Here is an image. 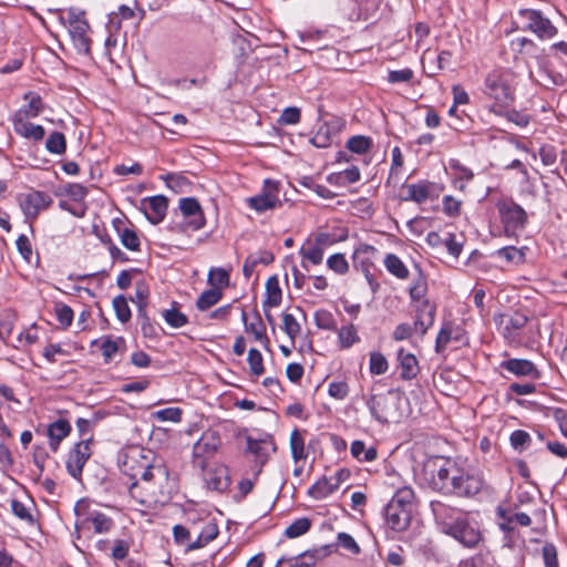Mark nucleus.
Masks as SVG:
<instances>
[{
  "label": "nucleus",
  "instance_id": "4d7b16f0",
  "mask_svg": "<svg viewBox=\"0 0 567 567\" xmlns=\"http://www.w3.org/2000/svg\"><path fill=\"white\" fill-rule=\"evenodd\" d=\"M300 110L296 106H289L282 111L280 117L278 118V123L280 125H295L300 122Z\"/></svg>",
  "mask_w": 567,
  "mask_h": 567
},
{
  "label": "nucleus",
  "instance_id": "c9c22d12",
  "mask_svg": "<svg viewBox=\"0 0 567 567\" xmlns=\"http://www.w3.org/2000/svg\"><path fill=\"white\" fill-rule=\"evenodd\" d=\"M336 331H338V339L341 349H349L354 343L360 341L357 328L352 323L343 326L339 330L337 329Z\"/></svg>",
  "mask_w": 567,
  "mask_h": 567
},
{
  "label": "nucleus",
  "instance_id": "b1692460",
  "mask_svg": "<svg viewBox=\"0 0 567 567\" xmlns=\"http://www.w3.org/2000/svg\"><path fill=\"white\" fill-rule=\"evenodd\" d=\"M147 202H148V206H150V212L145 213L146 218L153 225H157L161 221H163V219L166 216V212L168 208V199L163 195H156V196L150 197L147 199Z\"/></svg>",
  "mask_w": 567,
  "mask_h": 567
},
{
  "label": "nucleus",
  "instance_id": "5701e85b",
  "mask_svg": "<svg viewBox=\"0 0 567 567\" xmlns=\"http://www.w3.org/2000/svg\"><path fill=\"white\" fill-rule=\"evenodd\" d=\"M28 101L23 107L19 109L12 118H24L30 120L40 115L43 110L42 99L39 94L33 92H28L23 97Z\"/></svg>",
  "mask_w": 567,
  "mask_h": 567
},
{
  "label": "nucleus",
  "instance_id": "7ed1b4c3",
  "mask_svg": "<svg viewBox=\"0 0 567 567\" xmlns=\"http://www.w3.org/2000/svg\"><path fill=\"white\" fill-rule=\"evenodd\" d=\"M516 75L508 69L492 70L484 80V93L492 100V111L503 114V109L515 100Z\"/></svg>",
  "mask_w": 567,
  "mask_h": 567
},
{
  "label": "nucleus",
  "instance_id": "7c9ffc66",
  "mask_svg": "<svg viewBox=\"0 0 567 567\" xmlns=\"http://www.w3.org/2000/svg\"><path fill=\"white\" fill-rule=\"evenodd\" d=\"M117 224H122V220H114V226L118 233L122 245L132 251H138L141 249V240L134 229L123 228L121 229Z\"/></svg>",
  "mask_w": 567,
  "mask_h": 567
},
{
  "label": "nucleus",
  "instance_id": "bf43d9fd",
  "mask_svg": "<svg viewBox=\"0 0 567 567\" xmlns=\"http://www.w3.org/2000/svg\"><path fill=\"white\" fill-rule=\"evenodd\" d=\"M443 245L446 247V249L451 256H453L454 258H458V256L461 255V252L463 250L464 241L458 240L457 236L455 234L449 233L446 235V237L444 238Z\"/></svg>",
  "mask_w": 567,
  "mask_h": 567
},
{
  "label": "nucleus",
  "instance_id": "0eeeda50",
  "mask_svg": "<svg viewBox=\"0 0 567 567\" xmlns=\"http://www.w3.org/2000/svg\"><path fill=\"white\" fill-rule=\"evenodd\" d=\"M518 19L523 30L533 32L540 40H549L557 34V28L538 10L522 9Z\"/></svg>",
  "mask_w": 567,
  "mask_h": 567
},
{
  "label": "nucleus",
  "instance_id": "9d476101",
  "mask_svg": "<svg viewBox=\"0 0 567 567\" xmlns=\"http://www.w3.org/2000/svg\"><path fill=\"white\" fill-rule=\"evenodd\" d=\"M497 209L507 235H513L525 227L527 223V214L517 203L513 200L499 202L497 204Z\"/></svg>",
  "mask_w": 567,
  "mask_h": 567
},
{
  "label": "nucleus",
  "instance_id": "aec40b11",
  "mask_svg": "<svg viewBox=\"0 0 567 567\" xmlns=\"http://www.w3.org/2000/svg\"><path fill=\"white\" fill-rule=\"evenodd\" d=\"M71 430V424L65 419H58L49 424L47 434L50 439V449L53 452L59 450L60 443L70 434Z\"/></svg>",
  "mask_w": 567,
  "mask_h": 567
},
{
  "label": "nucleus",
  "instance_id": "72a5a7b5",
  "mask_svg": "<svg viewBox=\"0 0 567 567\" xmlns=\"http://www.w3.org/2000/svg\"><path fill=\"white\" fill-rule=\"evenodd\" d=\"M391 156H392V161H391V167H390L389 176L386 179V184L388 185H390V184L396 185L399 182L401 169L404 164V157H403V154L399 146H395L392 148Z\"/></svg>",
  "mask_w": 567,
  "mask_h": 567
},
{
  "label": "nucleus",
  "instance_id": "603ef678",
  "mask_svg": "<svg viewBox=\"0 0 567 567\" xmlns=\"http://www.w3.org/2000/svg\"><path fill=\"white\" fill-rule=\"evenodd\" d=\"M509 442L515 451L522 452L529 446L530 435L526 431L516 430L511 434Z\"/></svg>",
  "mask_w": 567,
  "mask_h": 567
},
{
  "label": "nucleus",
  "instance_id": "864d4df0",
  "mask_svg": "<svg viewBox=\"0 0 567 567\" xmlns=\"http://www.w3.org/2000/svg\"><path fill=\"white\" fill-rule=\"evenodd\" d=\"M183 411L179 408H166L153 413V416L162 422H181Z\"/></svg>",
  "mask_w": 567,
  "mask_h": 567
},
{
  "label": "nucleus",
  "instance_id": "20e7f679",
  "mask_svg": "<svg viewBox=\"0 0 567 567\" xmlns=\"http://www.w3.org/2000/svg\"><path fill=\"white\" fill-rule=\"evenodd\" d=\"M414 492L411 487L396 491L385 507V520L395 532L405 530L411 523Z\"/></svg>",
  "mask_w": 567,
  "mask_h": 567
},
{
  "label": "nucleus",
  "instance_id": "e2e57ef3",
  "mask_svg": "<svg viewBox=\"0 0 567 567\" xmlns=\"http://www.w3.org/2000/svg\"><path fill=\"white\" fill-rule=\"evenodd\" d=\"M300 254L305 260H308L313 265H319L323 260V249L319 246L301 248Z\"/></svg>",
  "mask_w": 567,
  "mask_h": 567
},
{
  "label": "nucleus",
  "instance_id": "37998d69",
  "mask_svg": "<svg viewBox=\"0 0 567 567\" xmlns=\"http://www.w3.org/2000/svg\"><path fill=\"white\" fill-rule=\"evenodd\" d=\"M311 527V520L307 517H301L291 523L285 530L287 538H296L306 534Z\"/></svg>",
  "mask_w": 567,
  "mask_h": 567
},
{
  "label": "nucleus",
  "instance_id": "6e6d98bb",
  "mask_svg": "<svg viewBox=\"0 0 567 567\" xmlns=\"http://www.w3.org/2000/svg\"><path fill=\"white\" fill-rule=\"evenodd\" d=\"M328 267L338 275H344L349 270V264L343 254H333L327 260Z\"/></svg>",
  "mask_w": 567,
  "mask_h": 567
},
{
  "label": "nucleus",
  "instance_id": "ea45409f",
  "mask_svg": "<svg viewBox=\"0 0 567 567\" xmlns=\"http://www.w3.org/2000/svg\"><path fill=\"white\" fill-rule=\"evenodd\" d=\"M315 323L319 329L322 330H337V323L333 315L326 309H319L315 312Z\"/></svg>",
  "mask_w": 567,
  "mask_h": 567
},
{
  "label": "nucleus",
  "instance_id": "09e8293b",
  "mask_svg": "<svg viewBox=\"0 0 567 567\" xmlns=\"http://www.w3.org/2000/svg\"><path fill=\"white\" fill-rule=\"evenodd\" d=\"M282 330L293 342L301 332V326L291 313H282Z\"/></svg>",
  "mask_w": 567,
  "mask_h": 567
},
{
  "label": "nucleus",
  "instance_id": "ddd939ff",
  "mask_svg": "<svg viewBox=\"0 0 567 567\" xmlns=\"http://www.w3.org/2000/svg\"><path fill=\"white\" fill-rule=\"evenodd\" d=\"M278 194V183L271 179H266L261 193L247 198V204L251 209H255L258 213H264L281 205Z\"/></svg>",
  "mask_w": 567,
  "mask_h": 567
},
{
  "label": "nucleus",
  "instance_id": "c756f323",
  "mask_svg": "<svg viewBox=\"0 0 567 567\" xmlns=\"http://www.w3.org/2000/svg\"><path fill=\"white\" fill-rule=\"evenodd\" d=\"M497 514L504 520L503 528L513 529V525L529 526L532 524V519L526 513H511L498 508Z\"/></svg>",
  "mask_w": 567,
  "mask_h": 567
},
{
  "label": "nucleus",
  "instance_id": "c03bdc74",
  "mask_svg": "<svg viewBox=\"0 0 567 567\" xmlns=\"http://www.w3.org/2000/svg\"><path fill=\"white\" fill-rule=\"evenodd\" d=\"M247 362L249 365L250 374L254 377H260L265 372L264 359L260 351L256 348H251L248 351Z\"/></svg>",
  "mask_w": 567,
  "mask_h": 567
},
{
  "label": "nucleus",
  "instance_id": "de8ad7c7",
  "mask_svg": "<svg viewBox=\"0 0 567 567\" xmlns=\"http://www.w3.org/2000/svg\"><path fill=\"white\" fill-rule=\"evenodd\" d=\"M208 284L212 288H218L223 291V288L229 285V274L223 268H213L208 274Z\"/></svg>",
  "mask_w": 567,
  "mask_h": 567
},
{
  "label": "nucleus",
  "instance_id": "2f4dec72",
  "mask_svg": "<svg viewBox=\"0 0 567 567\" xmlns=\"http://www.w3.org/2000/svg\"><path fill=\"white\" fill-rule=\"evenodd\" d=\"M384 267L399 279H406L410 275L408 267L395 254H388L385 256Z\"/></svg>",
  "mask_w": 567,
  "mask_h": 567
},
{
  "label": "nucleus",
  "instance_id": "79ce46f5",
  "mask_svg": "<svg viewBox=\"0 0 567 567\" xmlns=\"http://www.w3.org/2000/svg\"><path fill=\"white\" fill-rule=\"evenodd\" d=\"M427 291V282L426 278L422 271L419 272V276L413 280L412 286L410 287V297L414 301L423 302L425 293Z\"/></svg>",
  "mask_w": 567,
  "mask_h": 567
},
{
  "label": "nucleus",
  "instance_id": "393cba45",
  "mask_svg": "<svg viewBox=\"0 0 567 567\" xmlns=\"http://www.w3.org/2000/svg\"><path fill=\"white\" fill-rule=\"evenodd\" d=\"M340 485V478L322 477L308 489V495L315 499H323L334 493Z\"/></svg>",
  "mask_w": 567,
  "mask_h": 567
},
{
  "label": "nucleus",
  "instance_id": "052dcab7",
  "mask_svg": "<svg viewBox=\"0 0 567 567\" xmlns=\"http://www.w3.org/2000/svg\"><path fill=\"white\" fill-rule=\"evenodd\" d=\"M542 556L545 567H559L557 549L553 544H545L542 548Z\"/></svg>",
  "mask_w": 567,
  "mask_h": 567
},
{
  "label": "nucleus",
  "instance_id": "4468645a",
  "mask_svg": "<svg viewBox=\"0 0 567 567\" xmlns=\"http://www.w3.org/2000/svg\"><path fill=\"white\" fill-rule=\"evenodd\" d=\"M431 509L434 515L435 522L441 526V529L446 535L466 517L461 509L452 507L440 501L431 502Z\"/></svg>",
  "mask_w": 567,
  "mask_h": 567
},
{
  "label": "nucleus",
  "instance_id": "cd10ccee",
  "mask_svg": "<svg viewBox=\"0 0 567 567\" xmlns=\"http://www.w3.org/2000/svg\"><path fill=\"white\" fill-rule=\"evenodd\" d=\"M241 319L245 323L246 331L252 333L255 340L260 341L261 343H264L265 348H268L270 341L269 338L266 336V327L260 316L257 313L256 320L254 322L247 323V313L243 311Z\"/></svg>",
  "mask_w": 567,
  "mask_h": 567
},
{
  "label": "nucleus",
  "instance_id": "412c9836",
  "mask_svg": "<svg viewBox=\"0 0 567 567\" xmlns=\"http://www.w3.org/2000/svg\"><path fill=\"white\" fill-rule=\"evenodd\" d=\"M389 402L390 398L384 394L371 395L367 401V405L370 410V413L380 423L389 422V419L391 416L389 412Z\"/></svg>",
  "mask_w": 567,
  "mask_h": 567
},
{
  "label": "nucleus",
  "instance_id": "5fc2aeb1",
  "mask_svg": "<svg viewBox=\"0 0 567 567\" xmlns=\"http://www.w3.org/2000/svg\"><path fill=\"white\" fill-rule=\"evenodd\" d=\"M416 312L417 315L414 321L413 331L415 330L421 336H424L427 329L434 323L435 309L430 308L427 310V321H423V315L420 313V309H416Z\"/></svg>",
  "mask_w": 567,
  "mask_h": 567
},
{
  "label": "nucleus",
  "instance_id": "a878e982",
  "mask_svg": "<svg viewBox=\"0 0 567 567\" xmlns=\"http://www.w3.org/2000/svg\"><path fill=\"white\" fill-rule=\"evenodd\" d=\"M248 451L255 455L257 470L255 472V480L260 474L262 466L269 458V445L265 441H257L250 437L247 439Z\"/></svg>",
  "mask_w": 567,
  "mask_h": 567
},
{
  "label": "nucleus",
  "instance_id": "4be33fe9",
  "mask_svg": "<svg viewBox=\"0 0 567 567\" xmlns=\"http://www.w3.org/2000/svg\"><path fill=\"white\" fill-rule=\"evenodd\" d=\"M398 361L400 368V378L402 380H412L417 375L420 369L417 360L413 353L408 352L401 348L398 351Z\"/></svg>",
  "mask_w": 567,
  "mask_h": 567
},
{
  "label": "nucleus",
  "instance_id": "423d86ee",
  "mask_svg": "<svg viewBox=\"0 0 567 567\" xmlns=\"http://www.w3.org/2000/svg\"><path fill=\"white\" fill-rule=\"evenodd\" d=\"M74 513L76 516L75 527L78 529L93 526L95 533L103 534L107 533L113 526V520L107 515L92 508L91 504L85 499L76 502Z\"/></svg>",
  "mask_w": 567,
  "mask_h": 567
},
{
  "label": "nucleus",
  "instance_id": "6ab92c4d",
  "mask_svg": "<svg viewBox=\"0 0 567 567\" xmlns=\"http://www.w3.org/2000/svg\"><path fill=\"white\" fill-rule=\"evenodd\" d=\"M14 132L27 140L40 142L45 136V130L42 125L33 124L29 120L12 118Z\"/></svg>",
  "mask_w": 567,
  "mask_h": 567
},
{
  "label": "nucleus",
  "instance_id": "a211bd4d",
  "mask_svg": "<svg viewBox=\"0 0 567 567\" xmlns=\"http://www.w3.org/2000/svg\"><path fill=\"white\" fill-rule=\"evenodd\" d=\"M501 367L517 377H529L535 380L540 378L536 365L527 359H508L503 361Z\"/></svg>",
  "mask_w": 567,
  "mask_h": 567
},
{
  "label": "nucleus",
  "instance_id": "8fccbe9b",
  "mask_svg": "<svg viewBox=\"0 0 567 567\" xmlns=\"http://www.w3.org/2000/svg\"><path fill=\"white\" fill-rule=\"evenodd\" d=\"M497 256L505 259L507 262L522 264L525 260V254L522 249L514 246L503 247L497 250Z\"/></svg>",
  "mask_w": 567,
  "mask_h": 567
},
{
  "label": "nucleus",
  "instance_id": "49530a36",
  "mask_svg": "<svg viewBox=\"0 0 567 567\" xmlns=\"http://www.w3.org/2000/svg\"><path fill=\"white\" fill-rule=\"evenodd\" d=\"M389 363L386 358L379 351L370 353L369 370L371 374L381 375L388 371Z\"/></svg>",
  "mask_w": 567,
  "mask_h": 567
},
{
  "label": "nucleus",
  "instance_id": "4c0bfd02",
  "mask_svg": "<svg viewBox=\"0 0 567 567\" xmlns=\"http://www.w3.org/2000/svg\"><path fill=\"white\" fill-rule=\"evenodd\" d=\"M45 148L51 154L62 155L66 151V140L63 133L52 132L45 141Z\"/></svg>",
  "mask_w": 567,
  "mask_h": 567
},
{
  "label": "nucleus",
  "instance_id": "c85d7f7f",
  "mask_svg": "<svg viewBox=\"0 0 567 567\" xmlns=\"http://www.w3.org/2000/svg\"><path fill=\"white\" fill-rule=\"evenodd\" d=\"M124 344L125 340L123 337H117L116 339H113L111 336L103 337L101 339L100 349L102 351L104 362L110 363Z\"/></svg>",
  "mask_w": 567,
  "mask_h": 567
},
{
  "label": "nucleus",
  "instance_id": "13d9d810",
  "mask_svg": "<svg viewBox=\"0 0 567 567\" xmlns=\"http://www.w3.org/2000/svg\"><path fill=\"white\" fill-rule=\"evenodd\" d=\"M55 315H56L58 321L60 322V324L63 328H68L71 326V323L73 321V316H74L71 307H69L68 305H64V303H58L55 306Z\"/></svg>",
  "mask_w": 567,
  "mask_h": 567
},
{
  "label": "nucleus",
  "instance_id": "6e6552de",
  "mask_svg": "<svg viewBox=\"0 0 567 567\" xmlns=\"http://www.w3.org/2000/svg\"><path fill=\"white\" fill-rule=\"evenodd\" d=\"M219 446L220 437L216 432L207 431L203 433L193 446V466L199 471H205L208 461L214 457Z\"/></svg>",
  "mask_w": 567,
  "mask_h": 567
},
{
  "label": "nucleus",
  "instance_id": "f704fd0d",
  "mask_svg": "<svg viewBox=\"0 0 567 567\" xmlns=\"http://www.w3.org/2000/svg\"><path fill=\"white\" fill-rule=\"evenodd\" d=\"M223 297V291L218 288H210L200 293L196 301V307L200 311H205L218 303Z\"/></svg>",
  "mask_w": 567,
  "mask_h": 567
},
{
  "label": "nucleus",
  "instance_id": "f8f14e48",
  "mask_svg": "<svg viewBox=\"0 0 567 567\" xmlns=\"http://www.w3.org/2000/svg\"><path fill=\"white\" fill-rule=\"evenodd\" d=\"M91 443V436L82 439L72 446L68 454L65 467L69 475L75 480L81 478L83 468L92 455Z\"/></svg>",
  "mask_w": 567,
  "mask_h": 567
},
{
  "label": "nucleus",
  "instance_id": "69168bd1",
  "mask_svg": "<svg viewBox=\"0 0 567 567\" xmlns=\"http://www.w3.org/2000/svg\"><path fill=\"white\" fill-rule=\"evenodd\" d=\"M337 539H338V544L343 549L349 550L350 553L355 554V555L360 553L359 545L357 544V542L350 534L341 532L338 534Z\"/></svg>",
  "mask_w": 567,
  "mask_h": 567
},
{
  "label": "nucleus",
  "instance_id": "3c124183",
  "mask_svg": "<svg viewBox=\"0 0 567 567\" xmlns=\"http://www.w3.org/2000/svg\"><path fill=\"white\" fill-rule=\"evenodd\" d=\"M163 317L166 323L173 328H182L188 322L187 316L176 308L165 310Z\"/></svg>",
  "mask_w": 567,
  "mask_h": 567
},
{
  "label": "nucleus",
  "instance_id": "774afa93",
  "mask_svg": "<svg viewBox=\"0 0 567 567\" xmlns=\"http://www.w3.org/2000/svg\"><path fill=\"white\" fill-rule=\"evenodd\" d=\"M328 393L336 400H343L349 393V385L344 381L331 382L329 384Z\"/></svg>",
  "mask_w": 567,
  "mask_h": 567
},
{
  "label": "nucleus",
  "instance_id": "e433bc0d",
  "mask_svg": "<svg viewBox=\"0 0 567 567\" xmlns=\"http://www.w3.org/2000/svg\"><path fill=\"white\" fill-rule=\"evenodd\" d=\"M290 450L295 462L307 457L305 452V439L298 429H295L290 434Z\"/></svg>",
  "mask_w": 567,
  "mask_h": 567
},
{
  "label": "nucleus",
  "instance_id": "dca6fc26",
  "mask_svg": "<svg viewBox=\"0 0 567 567\" xmlns=\"http://www.w3.org/2000/svg\"><path fill=\"white\" fill-rule=\"evenodd\" d=\"M179 209L187 219L186 226L196 231L205 226V216L199 202L194 197H185L179 199Z\"/></svg>",
  "mask_w": 567,
  "mask_h": 567
},
{
  "label": "nucleus",
  "instance_id": "bb28decb",
  "mask_svg": "<svg viewBox=\"0 0 567 567\" xmlns=\"http://www.w3.org/2000/svg\"><path fill=\"white\" fill-rule=\"evenodd\" d=\"M282 293L277 276H271L266 282V299L264 307H278L281 303Z\"/></svg>",
  "mask_w": 567,
  "mask_h": 567
},
{
  "label": "nucleus",
  "instance_id": "f3484780",
  "mask_svg": "<svg viewBox=\"0 0 567 567\" xmlns=\"http://www.w3.org/2000/svg\"><path fill=\"white\" fill-rule=\"evenodd\" d=\"M447 535L468 548L475 547L482 539L480 529L471 524L466 517L460 520Z\"/></svg>",
  "mask_w": 567,
  "mask_h": 567
},
{
  "label": "nucleus",
  "instance_id": "9b49d317",
  "mask_svg": "<svg viewBox=\"0 0 567 567\" xmlns=\"http://www.w3.org/2000/svg\"><path fill=\"white\" fill-rule=\"evenodd\" d=\"M496 322L498 323L502 334L507 342L515 346H520L523 343L522 331L528 322L526 315L519 311L503 313L496 319Z\"/></svg>",
  "mask_w": 567,
  "mask_h": 567
},
{
  "label": "nucleus",
  "instance_id": "2eb2a0df",
  "mask_svg": "<svg viewBox=\"0 0 567 567\" xmlns=\"http://www.w3.org/2000/svg\"><path fill=\"white\" fill-rule=\"evenodd\" d=\"M53 203L51 196L44 192L32 190L20 199V207L29 220H34L41 210H44Z\"/></svg>",
  "mask_w": 567,
  "mask_h": 567
},
{
  "label": "nucleus",
  "instance_id": "f257e3e1",
  "mask_svg": "<svg viewBox=\"0 0 567 567\" xmlns=\"http://www.w3.org/2000/svg\"><path fill=\"white\" fill-rule=\"evenodd\" d=\"M431 488L443 495L472 497L483 488V478L460 467L451 458L437 457L426 465Z\"/></svg>",
  "mask_w": 567,
  "mask_h": 567
},
{
  "label": "nucleus",
  "instance_id": "58836bf2",
  "mask_svg": "<svg viewBox=\"0 0 567 567\" xmlns=\"http://www.w3.org/2000/svg\"><path fill=\"white\" fill-rule=\"evenodd\" d=\"M347 148L355 154H364L372 146V140L364 135H354L347 142Z\"/></svg>",
  "mask_w": 567,
  "mask_h": 567
},
{
  "label": "nucleus",
  "instance_id": "0e129e2a",
  "mask_svg": "<svg viewBox=\"0 0 567 567\" xmlns=\"http://www.w3.org/2000/svg\"><path fill=\"white\" fill-rule=\"evenodd\" d=\"M64 193L75 202L83 200L87 195V188L82 184L71 183L65 185Z\"/></svg>",
  "mask_w": 567,
  "mask_h": 567
},
{
  "label": "nucleus",
  "instance_id": "473e14b6",
  "mask_svg": "<svg viewBox=\"0 0 567 567\" xmlns=\"http://www.w3.org/2000/svg\"><path fill=\"white\" fill-rule=\"evenodd\" d=\"M351 455L360 462H373L378 457L374 446L365 447L364 442L353 441L350 447Z\"/></svg>",
  "mask_w": 567,
  "mask_h": 567
},
{
  "label": "nucleus",
  "instance_id": "a19ab883",
  "mask_svg": "<svg viewBox=\"0 0 567 567\" xmlns=\"http://www.w3.org/2000/svg\"><path fill=\"white\" fill-rule=\"evenodd\" d=\"M332 138L333 137L330 125L324 123L319 126L318 131L310 141L316 147L324 148L331 145Z\"/></svg>",
  "mask_w": 567,
  "mask_h": 567
},
{
  "label": "nucleus",
  "instance_id": "a18cd8bd",
  "mask_svg": "<svg viewBox=\"0 0 567 567\" xmlns=\"http://www.w3.org/2000/svg\"><path fill=\"white\" fill-rule=\"evenodd\" d=\"M112 303H113V308H114L116 318L122 323L128 322L132 317V312L128 307L126 298L123 295H118V296L114 297Z\"/></svg>",
  "mask_w": 567,
  "mask_h": 567
},
{
  "label": "nucleus",
  "instance_id": "680f3d73",
  "mask_svg": "<svg viewBox=\"0 0 567 567\" xmlns=\"http://www.w3.org/2000/svg\"><path fill=\"white\" fill-rule=\"evenodd\" d=\"M442 204H443V212L445 215H447L450 217H455V216L460 215L461 205H462L461 200L454 198L451 195H446L443 197Z\"/></svg>",
  "mask_w": 567,
  "mask_h": 567
},
{
  "label": "nucleus",
  "instance_id": "39448f33",
  "mask_svg": "<svg viewBox=\"0 0 567 567\" xmlns=\"http://www.w3.org/2000/svg\"><path fill=\"white\" fill-rule=\"evenodd\" d=\"M59 22L68 27L74 49L80 54H90L91 39L89 37L90 24L84 12L76 9H69L66 16H60Z\"/></svg>",
  "mask_w": 567,
  "mask_h": 567
},
{
  "label": "nucleus",
  "instance_id": "338daca9",
  "mask_svg": "<svg viewBox=\"0 0 567 567\" xmlns=\"http://www.w3.org/2000/svg\"><path fill=\"white\" fill-rule=\"evenodd\" d=\"M11 509H12V513L21 520H24L29 524H33V522H34L33 516L30 514L29 509L25 507V505L22 502H20L18 499H13L11 502Z\"/></svg>",
  "mask_w": 567,
  "mask_h": 567
},
{
  "label": "nucleus",
  "instance_id": "f03ea898",
  "mask_svg": "<svg viewBox=\"0 0 567 567\" xmlns=\"http://www.w3.org/2000/svg\"><path fill=\"white\" fill-rule=\"evenodd\" d=\"M122 471L133 480L140 476L142 482L145 484L143 487L145 489V494H137V491L141 487L137 481L133 482L130 486L131 495L134 498H137L141 504H148L151 502L156 503L159 501L156 492L150 486V484L153 480L158 481V483L167 481L168 470L163 463L154 462L152 451L140 447L131 449L124 455Z\"/></svg>",
  "mask_w": 567,
  "mask_h": 567
},
{
  "label": "nucleus",
  "instance_id": "1a4fd4ad",
  "mask_svg": "<svg viewBox=\"0 0 567 567\" xmlns=\"http://www.w3.org/2000/svg\"><path fill=\"white\" fill-rule=\"evenodd\" d=\"M402 187L406 190V194L401 197L404 202H413L416 204H423L426 200H435L442 194L444 186L442 184L421 179L412 184H403Z\"/></svg>",
  "mask_w": 567,
  "mask_h": 567
}]
</instances>
